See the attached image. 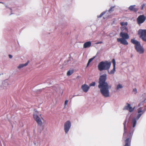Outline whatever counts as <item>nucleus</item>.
I'll return each instance as SVG.
<instances>
[{
    "label": "nucleus",
    "mask_w": 146,
    "mask_h": 146,
    "mask_svg": "<svg viewBox=\"0 0 146 146\" xmlns=\"http://www.w3.org/2000/svg\"><path fill=\"white\" fill-rule=\"evenodd\" d=\"M107 79V75L104 74L99 77L98 83V88L100 89L101 94L104 97L107 98L110 96L109 89L111 88V86H109L106 82Z\"/></svg>",
    "instance_id": "f257e3e1"
},
{
    "label": "nucleus",
    "mask_w": 146,
    "mask_h": 146,
    "mask_svg": "<svg viewBox=\"0 0 146 146\" xmlns=\"http://www.w3.org/2000/svg\"><path fill=\"white\" fill-rule=\"evenodd\" d=\"M139 114L137 115L136 117H133L132 118L131 124L132 126V127L131 128L129 131L127 135L128 137L125 140V143L127 142V140L128 139L127 143H129V140L130 139L132 138L133 132L135 131V128L137 124V121L138 120L141 115L143 114V113H138Z\"/></svg>",
    "instance_id": "f03ea898"
},
{
    "label": "nucleus",
    "mask_w": 146,
    "mask_h": 146,
    "mask_svg": "<svg viewBox=\"0 0 146 146\" xmlns=\"http://www.w3.org/2000/svg\"><path fill=\"white\" fill-rule=\"evenodd\" d=\"M111 62L108 61L100 62L98 65V68L100 71L104 70H108L110 67Z\"/></svg>",
    "instance_id": "7ed1b4c3"
},
{
    "label": "nucleus",
    "mask_w": 146,
    "mask_h": 146,
    "mask_svg": "<svg viewBox=\"0 0 146 146\" xmlns=\"http://www.w3.org/2000/svg\"><path fill=\"white\" fill-rule=\"evenodd\" d=\"M131 41L132 43L135 44V48L137 52L140 54H142L144 52V49L139 41L135 40L134 38L131 39Z\"/></svg>",
    "instance_id": "20e7f679"
},
{
    "label": "nucleus",
    "mask_w": 146,
    "mask_h": 146,
    "mask_svg": "<svg viewBox=\"0 0 146 146\" xmlns=\"http://www.w3.org/2000/svg\"><path fill=\"white\" fill-rule=\"evenodd\" d=\"M138 34L139 35L140 38L143 41L146 42V29H139Z\"/></svg>",
    "instance_id": "39448f33"
},
{
    "label": "nucleus",
    "mask_w": 146,
    "mask_h": 146,
    "mask_svg": "<svg viewBox=\"0 0 146 146\" xmlns=\"http://www.w3.org/2000/svg\"><path fill=\"white\" fill-rule=\"evenodd\" d=\"M129 118L128 119H127V117L123 123L124 127V133L123 136V138H125V134H126L127 132V128L129 127Z\"/></svg>",
    "instance_id": "423d86ee"
},
{
    "label": "nucleus",
    "mask_w": 146,
    "mask_h": 146,
    "mask_svg": "<svg viewBox=\"0 0 146 146\" xmlns=\"http://www.w3.org/2000/svg\"><path fill=\"white\" fill-rule=\"evenodd\" d=\"M33 117L35 120L36 121L37 123L40 127H41L40 129V133L41 131L43 129V127L42 126V122L41 119L37 114H34L33 115Z\"/></svg>",
    "instance_id": "0eeeda50"
},
{
    "label": "nucleus",
    "mask_w": 146,
    "mask_h": 146,
    "mask_svg": "<svg viewBox=\"0 0 146 146\" xmlns=\"http://www.w3.org/2000/svg\"><path fill=\"white\" fill-rule=\"evenodd\" d=\"M71 123L70 121L66 122L64 125V129L66 133H67L69 131L71 127Z\"/></svg>",
    "instance_id": "6e6552de"
},
{
    "label": "nucleus",
    "mask_w": 146,
    "mask_h": 146,
    "mask_svg": "<svg viewBox=\"0 0 146 146\" xmlns=\"http://www.w3.org/2000/svg\"><path fill=\"white\" fill-rule=\"evenodd\" d=\"M146 19V17L144 15H140L137 19V22L138 24L140 25L141 24L143 23Z\"/></svg>",
    "instance_id": "1a4fd4ad"
},
{
    "label": "nucleus",
    "mask_w": 146,
    "mask_h": 146,
    "mask_svg": "<svg viewBox=\"0 0 146 146\" xmlns=\"http://www.w3.org/2000/svg\"><path fill=\"white\" fill-rule=\"evenodd\" d=\"M128 33H124L121 32L120 33V36L121 37L122 39H128L129 38V36L128 34Z\"/></svg>",
    "instance_id": "9d476101"
},
{
    "label": "nucleus",
    "mask_w": 146,
    "mask_h": 146,
    "mask_svg": "<svg viewBox=\"0 0 146 146\" xmlns=\"http://www.w3.org/2000/svg\"><path fill=\"white\" fill-rule=\"evenodd\" d=\"M127 39H122V38H117V41L118 42H120V43L124 45H127L128 44V43L126 40Z\"/></svg>",
    "instance_id": "9b49d317"
},
{
    "label": "nucleus",
    "mask_w": 146,
    "mask_h": 146,
    "mask_svg": "<svg viewBox=\"0 0 146 146\" xmlns=\"http://www.w3.org/2000/svg\"><path fill=\"white\" fill-rule=\"evenodd\" d=\"M135 5H131L128 8V9L131 11H132L136 13L138 10V8L135 7Z\"/></svg>",
    "instance_id": "f8f14e48"
},
{
    "label": "nucleus",
    "mask_w": 146,
    "mask_h": 146,
    "mask_svg": "<svg viewBox=\"0 0 146 146\" xmlns=\"http://www.w3.org/2000/svg\"><path fill=\"white\" fill-rule=\"evenodd\" d=\"M81 88L82 90L85 92H87L90 88V87L86 84L82 86Z\"/></svg>",
    "instance_id": "ddd939ff"
},
{
    "label": "nucleus",
    "mask_w": 146,
    "mask_h": 146,
    "mask_svg": "<svg viewBox=\"0 0 146 146\" xmlns=\"http://www.w3.org/2000/svg\"><path fill=\"white\" fill-rule=\"evenodd\" d=\"M91 45V42L90 41L86 42L84 43L83 45L84 48H89Z\"/></svg>",
    "instance_id": "4468645a"
},
{
    "label": "nucleus",
    "mask_w": 146,
    "mask_h": 146,
    "mask_svg": "<svg viewBox=\"0 0 146 146\" xmlns=\"http://www.w3.org/2000/svg\"><path fill=\"white\" fill-rule=\"evenodd\" d=\"M121 32H123L124 33H128L129 31L128 28L126 26H123L121 29Z\"/></svg>",
    "instance_id": "2eb2a0df"
},
{
    "label": "nucleus",
    "mask_w": 146,
    "mask_h": 146,
    "mask_svg": "<svg viewBox=\"0 0 146 146\" xmlns=\"http://www.w3.org/2000/svg\"><path fill=\"white\" fill-rule=\"evenodd\" d=\"M108 71V73L110 74H114L115 71V66H113V69L111 70L110 72L109 70H107Z\"/></svg>",
    "instance_id": "dca6fc26"
},
{
    "label": "nucleus",
    "mask_w": 146,
    "mask_h": 146,
    "mask_svg": "<svg viewBox=\"0 0 146 146\" xmlns=\"http://www.w3.org/2000/svg\"><path fill=\"white\" fill-rule=\"evenodd\" d=\"M8 80L6 79L3 82V85L4 87H7L9 85V84L8 83Z\"/></svg>",
    "instance_id": "f3484780"
},
{
    "label": "nucleus",
    "mask_w": 146,
    "mask_h": 146,
    "mask_svg": "<svg viewBox=\"0 0 146 146\" xmlns=\"http://www.w3.org/2000/svg\"><path fill=\"white\" fill-rule=\"evenodd\" d=\"M126 105H127L125 106L123 108V110H128L129 107L131 106V104L128 103H127Z\"/></svg>",
    "instance_id": "a211bd4d"
},
{
    "label": "nucleus",
    "mask_w": 146,
    "mask_h": 146,
    "mask_svg": "<svg viewBox=\"0 0 146 146\" xmlns=\"http://www.w3.org/2000/svg\"><path fill=\"white\" fill-rule=\"evenodd\" d=\"M71 60V56H70L65 61L63 65H66L68 63H70Z\"/></svg>",
    "instance_id": "6ab92c4d"
},
{
    "label": "nucleus",
    "mask_w": 146,
    "mask_h": 146,
    "mask_svg": "<svg viewBox=\"0 0 146 146\" xmlns=\"http://www.w3.org/2000/svg\"><path fill=\"white\" fill-rule=\"evenodd\" d=\"M73 72L74 71L73 70H70L67 72V75L68 76H70V75L72 74Z\"/></svg>",
    "instance_id": "aec40b11"
},
{
    "label": "nucleus",
    "mask_w": 146,
    "mask_h": 146,
    "mask_svg": "<svg viewBox=\"0 0 146 146\" xmlns=\"http://www.w3.org/2000/svg\"><path fill=\"white\" fill-rule=\"evenodd\" d=\"M135 108V107H134L133 108H132V107L131 106H130L129 108V109L128 110L130 112H132L134 110Z\"/></svg>",
    "instance_id": "412c9836"
},
{
    "label": "nucleus",
    "mask_w": 146,
    "mask_h": 146,
    "mask_svg": "<svg viewBox=\"0 0 146 146\" xmlns=\"http://www.w3.org/2000/svg\"><path fill=\"white\" fill-rule=\"evenodd\" d=\"M120 25L122 27L124 26V25L127 26L128 25V23L127 22H120Z\"/></svg>",
    "instance_id": "4be33fe9"
},
{
    "label": "nucleus",
    "mask_w": 146,
    "mask_h": 146,
    "mask_svg": "<svg viewBox=\"0 0 146 146\" xmlns=\"http://www.w3.org/2000/svg\"><path fill=\"white\" fill-rule=\"evenodd\" d=\"M115 7V6H112L111 7L110 9L108 11L110 13H111V12H112L113 11H114V10L113 9Z\"/></svg>",
    "instance_id": "5701e85b"
},
{
    "label": "nucleus",
    "mask_w": 146,
    "mask_h": 146,
    "mask_svg": "<svg viewBox=\"0 0 146 146\" xmlns=\"http://www.w3.org/2000/svg\"><path fill=\"white\" fill-rule=\"evenodd\" d=\"M143 113V111L142 110V108L141 107L139 108L138 110V113Z\"/></svg>",
    "instance_id": "b1692460"
},
{
    "label": "nucleus",
    "mask_w": 146,
    "mask_h": 146,
    "mask_svg": "<svg viewBox=\"0 0 146 146\" xmlns=\"http://www.w3.org/2000/svg\"><path fill=\"white\" fill-rule=\"evenodd\" d=\"M96 85V83L95 82H93L89 84L90 86H94Z\"/></svg>",
    "instance_id": "393cba45"
},
{
    "label": "nucleus",
    "mask_w": 146,
    "mask_h": 146,
    "mask_svg": "<svg viewBox=\"0 0 146 146\" xmlns=\"http://www.w3.org/2000/svg\"><path fill=\"white\" fill-rule=\"evenodd\" d=\"M123 88V86L120 84H118L116 87L117 90H118L119 88Z\"/></svg>",
    "instance_id": "a878e982"
},
{
    "label": "nucleus",
    "mask_w": 146,
    "mask_h": 146,
    "mask_svg": "<svg viewBox=\"0 0 146 146\" xmlns=\"http://www.w3.org/2000/svg\"><path fill=\"white\" fill-rule=\"evenodd\" d=\"M112 63L113 65V66H115L116 62L115 59L113 58L112 60Z\"/></svg>",
    "instance_id": "bb28decb"
},
{
    "label": "nucleus",
    "mask_w": 146,
    "mask_h": 146,
    "mask_svg": "<svg viewBox=\"0 0 146 146\" xmlns=\"http://www.w3.org/2000/svg\"><path fill=\"white\" fill-rule=\"evenodd\" d=\"M24 67V66L23 64H20L18 66L17 68L19 69H20Z\"/></svg>",
    "instance_id": "cd10ccee"
},
{
    "label": "nucleus",
    "mask_w": 146,
    "mask_h": 146,
    "mask_svg": "<svg viewBox=\"0 0 146 146\" xmlns=\"http://www.w3.org/2000/svg\"><path fill=\"white\" fill-rule=\"evenodd\" d=\"M96 57V56H95L93 57L92 58L90 59L89 60L88 62H90V63Z\"/></svg>",
    "instance_id": "c85d7f7f"
},
{
    "label": "nucleus",
    "mask_w": 146,
    "mask_h": 146,
    "mask_svg": "<svg viewBox=\"0 0 146 146\" xmlns=\"http://www.w3.org/2000/svg\"><path fill=\"white\" fill-rule=\"evenodd\" d=\"M68 101L67 100H66L64 102V108H65L66 106L67 105V103H68Z\"/></svg>",
    "instance_id": "c756f323"
},
{
    "label": "nucleus",
    "mask_w": 146,
    "mask_h": 146,
    "mask_svg": "<svg viewBox=\"0 0 146 146\" xmlns=\"http://www.w3.org/2000/svg\"><path fill=\"white\" fill-rule=\"evenodd\" d=\"M144 7H145V5L144 3L141 6V9L143 10Z\"/></svg>",
    "instance_id": "7c9ffc66"
},
{
    "label": "nucleus",
    "mask_w": 146,
    "mask_h": 146,
    "mask_svg": "<svg viewBox=\"0 0 146 146\" xmlns=\"http://www.w3.org/2000/svg\"><path fill=\"white\" fill-rule=\"evenodd\" d=\"M133 92H135V94H136L137 93V89L135 88L133 89Z\"/></svg>",
    "instance_id": "2f4dec72"
},
{
    "label": "nucleus",
    "mask_w": 146,
    "mask_h": 146,
    "mask_svg": "<svg viewBox=\"0 0 146 146\" xmlns=\"http://www.w3.org/2000/svg\"><path fill=\"white\" fill-rule=\"evenodd\" d=\"M143 114L146 111V106H145V108L143 110Z\"/></svg>",
    "instance_id": "473e14b6"
},
{
    "label": "nucleus",
    "mask_w": 146,
    "mask_h": 146,
    "mask_svg": "<svg viewBox=\"0 0 146 146\" xmlns=\"http://www.w3.org/2000/svg\"><path fill=\"white\" fill-rule=\"evenodd\" d=\"M107 11H105L104 12H102L101 14V15H104V14H105L106 13V12Z\"/></svg>",
    "instance_id": "72a5a7b5"
},
{
    "label": "nucleus",
    "mask_w": 146,
    "mask_h": 146,
    "mask_svg": "<svg viewBox=\"0 0 146 146\" xmlns=\"http://www.w3.org/2000/svg\"><path fill=\"white\" fill-rule=\"evenodd\" d=\"M28 63H29V62H26V63H25V64H23L24 66H27L28 64Z\"/></svg>",
    "instance_id": "f704fd0d"
},
{
    "label": "nucleus",
    "mask_w": 146,
    "mask_h": 146,
    "mask_svg": "<svg viewBox=\"0 0 146 146\" xmlns=\"http://www.w3.org/2000/svg\"><path fill=\"white\" fill-rule=\"evenodd\" d=\"M126 141H127V142H126V143H125V145H124V146H129V143H127V142L128 141V139Z\"/></svg>",
    "instance_id": "c9c22d12"
},
{
    "label": "nucleus",
    "mask_w": 146,
    "mask_h": 146,
    "mask_svg": "<svg viewBox=\"0 0 146 146\" xmlns=\"http://www.w3.org/2000/svg\"><path fill=\"white\" fill-rule=\"evenodd\" d=\"M9 56L10 58H12L13 57V56L11 54H9Z\"/></svg>",
    "instance_id": "e433bc0d"
},
{
    "label": "nucleus",
    "mask_w": 146,
    "mask_h": 146,
    "mask_svg": "<svg viewBox=\"0 0 146 146\" xmlns=\"http://www.w3.org/2000/svg\"><path fill=\"white\" fill-rule=\"evenodd\" d=\"M103 43V42L102 41H99V42H98L97 43V44H101V43Z\"/></svg>",
    "instance_id": "4c0bfd02"
},
{
    "label": "nucleus",
    "mask_w": 146,
    "mask_h": 146,
    "mask_svg": "<svg viewBox=\"0 0 146 146\" xmlns=\"http://www.w3.org/2000/svg\"><path fill=\"white\" fill-rule=\"evenodd\" d=\"M102 15H101V14H100V15H98L97 17L98 18H100L101 17Z\"/></svg>",
    "instance_id": "58836bf2"
},
{
    "label": "nucleus",
    "mask_w": 146,
    "mask_h": 146,
    "mask_svg": "<svg viewBox=\"0 0 146 146\" xmlns=\"http://www.w3.org/2000/svg\"><path fill=\"white\" fill-rule=\"evenodd\" d=\"M47 83H48L49 82L50 83V84H51L52 83V82H51V81H50V82H49V80H48L47 81Z\"/></svg>",
    "instance_id": "ea45409f"
},
{
    "label": "nucleus",
    "mask_w": 146,
    "mask_h": 146,
    "mask_svg": "<svg viewBox=\"0 0 146 146\" xmlns=\"http://www.w3.org/2000/svg\"><path fill=\"white\" fill-rule=\"evenodd\" d=\"M90 63V62H88L87 63V66H86V67H87L89 65Z\"/></svg>",
    "instance_id": "a19ab883"
},
{
    "label": "nucleus",
    "mask_w": 146,
    "mask_h": 146,
    "mask_svg": "<svg viewBox=\"0 0 146 146\" xmlns=\"http://www.w3.org/2000/svg\"><path fill=\"white\" fill-rule=\"evenodd\" d=\"M10 9L11 11V14L10 15L12 14L13 13H12V9L11 8H9Z\"/></svg>",
    "instance_id": "79ce46f5"
},
{
    "label": "nucleus",
    "mask_w": 146,
    "mask_h": 146,
    "mask_svg": "<svg viewBox=\"0 0 146 146\" xmlns=\"http://www.w3.org/2000/svg\"><path fill=\"white\" fill-rule=\"evenodd\" d=\"M79 96L78 95H73V97H74L75 96Z\"/></svg>",
    "instance_id": "37998d69"
},
{
    "label": "nucleus",
    "mask_w": 146,
    "mask_h": 146,
    "mask_svg": "<svg viewBox=\"0 0 146 146\" xmlns=\"http://www.w3.org/2000/svg\"><path fill=\"white\" fill-rule=\"evenodd\" d=\"M34 143L35 145H36V143L35 141L34 142Z\"/></svg>",
    "instance_id": "c03bdc74"
},
{
    "label": "nucleus",
    "mask_w": 146,
    "mask_h": 146,
    "mask_svg": "<svg viewBox=\"0 0 146 146\" xmlns=\"http://www.w3.org/2000/svg\"><path fill=\"white\" fill-rule=\"evenodd\" d=\"M38 90H39L40 91H40H41V89H39Z\"/></svg>",
    "instance_id": "a18cd8bd"
},
{
    "label": "nucleus",
    "mask_w": 146,
    "mask_h": 146,
    "mask_svg": "<svg viewBox=\"0 0 146 146\" xmlns=\"http://www.w3.org/2000/svg\"><path fill=\"white\" fill-rule=\"evenodd\" d=\"M0 74V76H1V74Z\"/></svg>",
    "instance_id": "49530a36"
},
{
    "label": "nucleus",
    "mask_w": 146,
    "mask_h": 146,
    "mask_svg": "<svg viewBox=\"0 0 146 146\" xmlns=\"http://www.w3.org/2000/svg\"><path fill=\"white\" fill-rule=\"evenodd\" d=\"M6 8H7V7H8L7 6H6Z\"/></svg>",
    "instance_id": "de8ad7c7"
},
{
    "label": "nucleus",
    "mask_w": 146,
    "mask_h": 146,
    "mask_svg": "<svg viewBox=\"0 0 146 146\" xmlns=\"http://www.w3.org/2000/svg\"><path fill=\"white\" fill-rule=\"evenodd\" d=\"M0 3H3L1 2H0Z\"/></svg>",
    "instance_id": "09e8293b"
},
{
    "label": "nucleus",
    "mask_w": 146,
    "mask_h": 146,
    "mask_svg": "<svg viewBox=\"0 0 146 146\" xmlns=\"http://www.w3.org/2000/svg\"><path fill=\"white\" fill-rule=\"evenodd\" d=\"M140 106V105H139V104L138 106Z\"/></svg>",
    "instance_id": "8fccbe9b"
}]
</instances>
